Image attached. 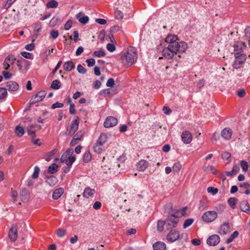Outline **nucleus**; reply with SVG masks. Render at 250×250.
<instances>
[{
  "mask_svg": "<svg viewBox=\"0 0 250 250\" xmlns=\"http://www.w3.org/2000/svg\"><path fill=\"white\" fill-rule=\"evenodd\" d=\"M148 162L145 160H141L137 164V168L139 171H144L148 166Z\"/></svg>",
  "mask_w": 250,
  "mask_h": 250,
  "instance_id": "17",
  "label": "nucleus"
},
{
  "mask_svg": "<svg viewBox=\"0 0 250 250\" xmlns=\"http://www.w3.org/2000/svg\"><path fill=\"white\" fill-rule=\"evenodd\" d=\"M86 62L88 66L91 67L95 65V61L94 59H89L86 60Z\"/></svg>",
  "mask_w": 250,
  "mask_h": 250,
  "instance_id": "54",
  "label": "nucleus"
},
{
  "mask_svg": "<svg viewBox=\"0 0 250 250\" xmlns=\"http://www.w3.org/2000/svg\"><path fill=\"white\" fill-rule=\"evenodd\" d=\"M63 104L59 102H56L54 104H53L51 108L52 109H55L56 108H61L63 107Z\"/></svg>",
  "mask_w": 250,
  "mask_h": 250,
  "instance_id": "57",
  "label": "nucleus"
},
{
  "mask_svg": "<svg viewBox=\"0 0 250 250\" xmlns=\"http://www.w3.org/2000/svg\"><path fill=\"white\" fill-rule=\"evenodd\" d=\"M63 67L65 71H70L74 68V64L71 61H67L63 64Z\"/></svg>",
  "mask_w": 250,
  "mask_h": 250,
  "instance_id": "26",
  "label": "nucleus"
},
{
  "mask_svg": "<svg viewBox=\"0 0 250 250\" xmlns=\"http://www.w3.org/2000/svg\"><path fill=\"white\" fill-rule=\"evenodd\" d=\"M69 112L70 114H74L76 113V110L75 109L74 104H71L70 105Z\"/></svg>",
  "mask_w": 250,
  "mask_h": 250,
  "instance_id": "61",
  "label": "nucleus"
},
{
  "mask_svg": "<svg viewBox=\"0 0 250 250\" xmlns=\"http://www.w3.org/2000/svg\"><path fill=\"white\" fill-rule=\"evenodd\" d=\"M102 207V204L99 201H96L94 203V204L93 205V208L95 209H100Z\"/></svg>",
  "mask_w": 250,
  "mask_h": 250,
  "instance_id": "59",
  "label": "nucleus"
},
{
  "mask_svg": "<svg viewBox=\"0 0 250 250\" xmlns=\"http://www.w3.org/2000/svg\"><path fill=\"white\" fill-rule=\"evenodd\" d=\"M56 234L59 237H62L66 234V230L62 228H59L56 230Z\"/></svg>",
  "mask_w": 250,
  "mask_h": 250,
  "instance_id": "41",
  "label": "nucleus"
},
{
  "mask_svg": "<svg viewBox=\"0 0 250 250\" xmlns=\"http://www.w3.org/2000/svg\"><path fill=\"white\" fill-rule=\"evenodd\" d=\"M106 48L109 51L111 52H113L115 50V47L114 45L111 43H108L106 45Z\"/></svg>",
  "mask_w": 250,
  "mask_h": 250,
  "instance_id": "58",
  "label": "nucleus"
},
{
  "mask_svg": "<svg viewBox=\"0 0 250 250\" xmlns=\"http://www.w3.org/2000/svg\"><path fill=\"white\" fill-rule=\"evenodd\" d=\"M58 166L56 164H53L50 166L48 169V173L53 174L57 171Z\"/></svg>",
  "mask_w": 250,
  "mask_h": 250,
  "instance_id": "36",
  "label": "nucleus"
},
{
  "mask_svg": "<svg viewBox=\"0 0 250 250\" xmlns=\"http://www.w3.org/2000/svg\"><path fill=\"white\" fill-rule=\"evenodd\" d=\"M9 238L11 242H15L18 238V231L16 226L13 225L8 233Z\"/></svg>",
  "mask_w": 250,
  "mask_h": 250,
  "instance_id": "11",
  "label": "nucleus"
},
{
  "mask_svg": "<svg viewBox=\"0 0 250 250\" xmlns=\"http://www.w3.org/2000/svg\"><path fill=\"white\" fill-rule=\"evenodd\" d=\"M73 149L68 148L62 154L61 158V162L62 163H65L68 166H71L75 160V157L73 156Z\"/></svg>",
  "mask_w": 250,
  "mask_h": 250,
  "instance_id": "5",
  "label": "nucleus"
},
{
  "mask_svg": "<svg viewBox=\"0 0 250 250\" xmlns=\"http://www.w3.org/2000/svg\"><path fill=\"white\" fill-rule=\"evenodd\" d=\"M22 56L26 59H32L33 55L31 53L27 52H22L21 53Z\"/></svg>",
  "mask_w": 250,
  "mask_h": 250,
  "instance_id": "52",
  "label": "nucleus"
},
{
  "mask_svg": "<svg viewBox=\"0 0 250 250\" xmlns=\"http://www.w3.org/2000/svg\"><path fill=\"white\" fill-rule=\"evenodd\" d=\"M204 170L207 172H210L213 174H215L217 170L213 166H208L204 167Z\"/></svg>",
  "mask_w": 250,
  "mask_h": 250,
  "instance_id": "32",
  "label": "nucleus"
},
{
  "mask_svg": "<svg viewBox=\"0 0 250 250\" xmlns=\"http://www.w3.org/2000/svg\"><path fill=\"white\" fill-rule=\"evenodd\" d=\"M6 87L9 91H15L18 89L19 85L16 82L10 81L7 83Z\"/></svg>",
  "mask_w": 250,
  "mask_h": 250,
  "instance_id": "18",
  "label": "nucleus"
},
{
  "mask_svg": "<svg viewBox=\"0 0 250 250\" xmlns=\"http://www.w3.org/2000/svg\"><path fill=\"white\" fill-rule=\"evenodd\" d=\"M46 93L45 91H41L39 92L37 94L32 96L31 98V103L35 104L42 101L45 97Z\"/></svg>",
  "mask_w": 250,
  "mask_h": 250,
  "instance_id": "10",
  "label": "nucleus"
},
{
  "mask_svg": "<svg viewBox=\"0 0 250 250\" xmlns=\"http://www.w3.org/2000/svg\"><path fill=\"white\" fill-rule=\"evenodd\" d=\"M105 55V53L103 50H99L95 51L93 53V56L98 57H104Z\"/></svg>",
  "mask_w": 250,
  "mask_h": 250,
  "instance_id": "46",
  "label": "nucleus"
},
{
  "mask_svg": "<svg viewBox=\"0 0 250 250\" xmlns=\"http://www.w3.org/2000/svg\"><path fill=\"white\" fill-rule=\"evenodd\" d=\"M15 133L19 137L22 136L24 133V130L23 127L17 125L15 128Z\"/></svg>",
  "mask_w": 250,
  "mask_h": 250,
  "instance_id": "29",
  "label": "nucleus"
},
{
  "mask_svg": "<svg viewBox=\"0 0 250 250\" xmlns=\"http://www.w3.org/2000/svg\"><path fill=\"white\" fill-rule=\"evenodd\" d=\"M217 217V214L215 211H208L205 212L202 218L203 220L207 223L212 222L214 221Z\"/></svg>",
  "mask_w": 250,
  "mask_h": 250,
  "instance_id": "7",
  "label": "nucleus"
},
{
  "mask_svg": "<svg viewBox=\"0 0 250 250\" xmlns=\"http://www.w3.org/2000/svg\"><path fill=\"white\" fill-rule=\"evenodd\" d=\"M220 242V237L217 235H212L207 239V243L209 246H216Z\"/></svg>",
  "mask_w": 250,
  "mask_h": 250,
  "instance_id": "15",
  "label": "nucleus"
},
{
  "mask_svg": "<svg viewBox=\"0 0 250 250\" xmlns=\"http://www.w3.org/2000/svg\"><path fill=\"white\" fill-rule=\"evenodd\" d=\"M81 15H82V13H79L76 15V18L81 23L85 24L89 20V18L87 16H83L82 17H81Z\"/></svg>",
  "mask_w": 250,
  "mask_h": 250,
  "instance_id": "27",
  "label": "nucleus"
},
{
  "mask_svg": "<svg viewBox=\"0 0 250 250\" xmlns=\"http://www.w3.org/2000/svg\"><path fill=\"white\" fill-rule=\"evenodd\" d=\"M118 2L120 7H118L117 9L122 10L124 8H127L130 4L129 0H118Z\"/></svg>",
  "mask_w": 250,
  "mask_h": 250,
  "instance_id": "25",
  "label": "nucleus"
},
{
  "mask_svg": "<svg viewBox=\"0 0 250 250\" xmlns=\"http://www.w3.org/2000/svg\"><path fill=\"white\" fill-rule=\"evenodd\" d=\"M91 155L89 150L86 151L83 155V161L84 163H88L91 159Z\"/></svg>",
  "mask_w": 250,
  "mask_h": 250,
  "instance_id": "31",
  "label": "nucleus"
},
{
  "mask_svg": "<svg viewBox=\"0 0 250 250\" xmlns=\"http://www.w3.org/2000/svg\"><path fill=\"white\" fill-rule=\"evenodd\" d=\"M207 191L208 193H210L212 195H215L218 192V189L217 188L209 187L207 188Z\"/></svg>",
  "mask_w": 250,
  "mask_h": 250,
  "instance_id": "49",
  "label": "nucleus"
},
{
  "mask_svg": "<svg viewBox=\"0 0 250 250\" xmlns=\"http://www.w3.org/2000/svg\"><path fill=\"white\" fill-rule=\"evenodd\" d=\"M237 201H238V200L236 198L232 197V198H230L228 200V203H229V205L230 206V207L234 209L235 208V206L237 203Z\"/></svg>",
  "mask_w": 250,
  "mask_h": 250,
  "instance_id": "34",
  "label": "nucleus"
},
{
  "mask_svg": "<svg viewBox=\"0 0 250 250\" xmlns=\"http://www.w3.org/2000/svg\"><path fill=\"white\" fill-rule=\"evenodd\" d=\"M7 89L3 87L0 88V99H3L6 97Z\"/></svg>",
  "mask_w": 250,
  "mask_h": 250,
  "instance_id": "44",
  "label": "nucleus"
},
{
  "mask_svg": "<svg viewBox=\"0 0 250 250\" xmlns=\"http://www.w3.org/2000/svg\"><path fill=\"white\" fill-rule=\"evenodd\" d=\"M137 55L134 48L130 47L127 52L121 55V60L122 63L126 67L132 65L137 60Z\"/></svg>",
  "mask_w": 250,
  "mask_h": 250,
  "instance_id": "3",
  "label": "nucleus"
},
{
  "mask_svg": "<svg viewBox=\"0 0 250 250\" xmlns=\"http://www.w3.org/2000/svg\"><path fill=\"white\" fill-rule=\"evenodd\" d=\"M180 237L179 231L176 229L171 230L167 236V239L168 241L173 242L177 240Z\"/></svg>",
  "mask_w": 250,
  "mask_h": 250,
  "instance_id": "8",
  "label": "nucleus"
},
{
  "mask_svg": "<svg viewBox=\"0 0 250 250\" xmlns=\"http://www.w3.org/2000/svg\"><path fill=\"white\" fill-rule=\"evenodd\" d=\"M221 135L226 140H229L232 136L231 129L229 128H226L222 131Z\"/></svg>",
  "mask_w": 250,
  "mask_h": 250,
  "instance_id": "20",
  "label": "nucleus"
},
{
  "mask_svg": "<svg viewBox=\"0 0 250 250\" xmlns=\"http://www.w3.org/2000/svg\"><path fill=\"white\" fill-rule=\"evenodd\" d=\"M56 152V149H53L49 152H48L45 155L44 157L45 160L49 162L51 160V157L53 156Z\"/></svg>",
  "mask_w": 250,
  "mask_h": 250,
  "instance_id": "39",
  "label": "nucleus"
},
{
  "mask_svg": "<svg viewBox=\"0 0 250 250\" xmlns=\"http://www.w3.org/2000/svg\"><path fill=\"white\" fill-rule=\"evenodd\" d=\"M181 138L183 142L185 144H189L192 140V134L188 131H185L183 132L181 135Z\"/></svg>",
  "mask_w": 250,
  "mask_h": 250,
  "instance_id": "14",
  "label": "nucleus"
},
{
  "mask_svg": "<svg viewBox=\"0 0 250 250\" xmlns=\"http://www.w3.org/2000/svg\"><path fill=\"white\" fill-rule=\"evenodd\" d=\"M16 0H7L4 6V8L6 9L9 8Z\"/></svg>",
  "mask_w": 250,
  "mask_h": 250,
  "instance_id": "55",
  "label": "nucleus"
},
{
  "mask_svg": "<svg viewBox=\"0 0 250 250\" xmlns=\"http://www.w3.org/2000/svg\"><path fill=\"white\" fill-rule=\"evenodd\" d=\"M222 158L229 163L231 162V154L228 152H224L222 154Z\"/></svg>",
  "mask_w": 250,
  "mask_h": 250,
  "instance_id": "33",
  "label": "nucleus"
},
{
  "mask_svg": "<svg viewBox=\"0 0 250 250\" xmlns=\"http://www.w3.org/2000/svg\"><path fill=\"white\" fill-rule=\"evenodd\" d=\"M95 192V190L94 189H91L89 187H87L84 190L83 196L84 197H85L86 198L92 197Z\"/></svg>",
  "mask_w": 250,
  "mask_h": 250,
  "instance_id": "21",
  "label": "nucleus"
},
{
  "mask_svg": "<svg viewBox=\"0 0 250 250\" xmlns=\"http://www.w3.org/2000/svg\"><path fill=\"white\" fill-rule=\"evenodd\" d=\"M26 131H27V134L32 138H34L36 137L35 130L31 129L28 127H27Z\"/></svg>",
  "mask_w": 250,
  "mask_h": 250,
  "instance_id": "50",
  "label": "nucleus"
},
{
  "mask_svg": "<svg viewBox=\"0 0 250 250\" xmlns=\"http://www.w3.org/2000/svg\"><path fill=\"white\" fill-rule=\"evenodd\" d=\"M61 87V83L58 80H54L51 84V87L53 89H58Z\"/></svg>",
  "mask_w": 250,
  "mask_h": 250,
  "instance_id": "38",
  "label": "nucleus"
},
{
  "mask_svg": "<svg viewBox=\"0 0 250 250\" xmlns=\"http://www.w3.org/2000/svg\"><path fill=\"white\" fill-rule=\"evenodd\" d=\"M79 118L77 117L74 121L71 123L70 129L68 130V134L73 135L78 130L79 127Z\"/></svg>",
  "mask_w": 250,
  "mask_h": 250,
  "instance_id": "12",
  "label": "nucleus"
},
{
  "mask_svg": "<svg viewBox=\"0 0 250 250\" xmlns=\"http://www.w3.org/2000/svg\"><path fill=\"white\" fill-rule=\"evenodd\" d=\"M181 168V165L180 163H175L172 167V171L174 173L178 172Z\"/></svg>",
  "mask_w": 250,
  "mask_h": 250,
  "instance_id": "40",
  "label": "nucleus"
},
{
  "mask_svg": "<svg viewBox=\"0 0 250 250\" xmlns=\"http://www.w3.org/2000/svg\"><path fill=\"white\" fill-rule=\"evenodd\" d=\"M154 250H165L166 249V245L162 242H157L153 245Z\"/></svg>",
  "mask_w": 250,
  "mask_h": 250,
  "instance_id": "23",
  "label": "nucleus"
},
{
  "mask_svg": "<svg viewBox=\"0 0 250 250\" xmlns=\"http://www.w3.org/2000/svg\"><path fill=\"white\" fill-rule=\"evenodd\" d=\"M108 138V136L106 133H102L93 146L94 152L99 154L101 153L105 149L104 145L107 141Z\"/></svg>",
  "mask_w": 250,
  "mask_h": 250,
  "instance_id": "4",
  "label": "nucleus"
},
{
  "mask_svg": "<svg viewBox=\"0 0 250 250\" xmlns=\"http://www.w3.org/2000/svg\"><path fill=\"white\" fill-rule=\"evenodd\" d=\"M13 59H11L10 58L7 57L6 58L4 62V66L5 70H8L10 67V64H12L14 62Z\"/></svg>",
  "mask_w": 250,
  "mask_h": 250,
  "instance_id": "28",
  "label": "nucleus"
},
{
  "mask_svg": "<svg viewBox=\"0 0 250 250\" xmlns=\"http://www.w3.org/2000/svg\"><path fill=\"white\" fill-rule=\"evenodd\" d=\"M77 70L81 74H85L87 71L86 69L83 67L81 64L78 65Z\"/></svg>",
  "mask_w": 250,
  "mask_h": 250,
  "instance_id": "51",
  "label": "nucleus"
},
{
  "mask_svg": "<svg viewBox=\"0 0 250 250\" xmlns=\"http://www.w3.org/2000/svg\"><path fill=\"white\" fill-rule=\"evenodd\" d=\"M246 47L245 43L242 42H236L234 44V54L238 53L239 54H242V52L244 48Z\"/></svg>",
  "mask_w": 250,
  "mask_h": 250,
  "instance_id": "13",
  "label": "nucleus"
},
{
  "mask_svg": "<svg viewBox=\"0 0 250 250\" xmlns=\"http://www.w3.org/2000/svg\"><path fill=\"white\" fill-rule=\"evenodd\" d=\"M194 222V219L192 218H189L186 219L183 224V228L186 229L190 226Z\"/></svg>",
  "mask_w": 250,
  "mask_h": 250,
  "instance_id": "42",
  "label": "nucleus"
},
{
  "mask_svg": "<svg viewBox=\"0 0 250 250\" xmlns=\"http://www.w3.org/2000/svg\"><path fill=\"white\" fill-rule=\"evenodd\" d=\"M83 51V48L82 46L79 47L76 50V55L77 56L80 55Z\"/></svg>",
  "mask_w": 250,
  "mask_h": 250,
  "instance_id": "64",
  "label": "nucleus"
},
{
  "mask_svg": "<svg viewBox=\"0 0 250 250\" xmlns=\"http://www.w3.org/2000/svg\"><path fill=\"white\" fill-rule=\"evenodd\" d=\"M241 210L248 214H250V207L247 201H242L240 204Z\"/></svg>",
  "mask_w": 250,
  "mask_h": 250,
  "instance_id": "19",
  "label": "nucleus"
},
{
  "mask_svg": "<svg viewBox=\"0 0 250 250\" xmlns=\"http://www.w3.org/2000/svg\"><path fill=\"white\" fill-rule=\"evenodd\" d=\"M118 123L117 119L112 116L108 117L104 122L105 127H111L115 126Z\"/></svg>",
  "mask_w": 250,
  "mask_h": 250,
  "instance_id": "9",
  "label": "nucleus"
},
{
  "mask_svg": "<svg viewBox=\"0 0 250 250\" xmlns=\"http://www.w3.org/2000/svg\"><path fill=\"white\" fill-rule=\"evenodd\" d=\"M246 94V92L244 89H241L237 91V95L239 97H243Z\"/></svg>",
  "mask_w": 250,
  "mask_h": 250,
  "instance_id": "62",
  "label": "nucleus"
},
{
  "mask_svg": "<svg viewBox=\"0 0 250 250\" xmlns=\"http://www.w3.org/2000/svg\"><path fill=\"white\" fill-rule=\"evenodd\" d=\"M115 84V82L113 78H109L106 83V86L108 87H113Z\"/></svg>",
  "mask_w": 250,
  "mask_h": 250,
  "instance_id": "56",
  "label": "nucleus"
},
{
  "mask_svg": "<svg viewBox=\"0 0 250 250\" xmlns=\"http://www.w3.org/2000/svg\"><path fill=\"white\" fill-rule=\"evenodd\" d=\"M59 21V19L58 18L53 17L50 21L49 25L50 27L55 26Z\"/></svg>",
  "mask_w": 250,
  "mask_h": 250,
  "instance_id": "47",
  "label": "nucleus"
},
{
  "mask_svg": "<svg viewBox=\"0 0 250 250\" xmlns=\"http://www.w3.org/2000/svg\"><path fill=\"white\" fill-rule=\"evenodd\" d=\"M63 192L64 190L62 188H60L56 189L52 194V198L55 200L59 199L63 194Z\"/></svg>",
  "mask_w": 250,
  "mask_h": 250,
  "instance_id": "24",
  "label": "nucleus"
},
{
  "mask_svg": "<svg viewBox=\"0 0 250 250\" xmlns=\"http://www.w3.org/2000/svg\"><path fill=\"white\" fill-rule=\"evenodd\" d=\"M230 231V227L229 223H224L220 227L219 233L221 235H225Z\"/></svg>",
  "mask_w": 250,
  "mask_h": 250,
  "instance_id": "16",
  "label": "nucleus"
},
{
  "mask_svg": "<svg viewBox=\"0 0 250 250\" xmlns=\"http://www.w3.org/2000/svg\"><path fill=\"white\" fill-rule=\"evenodd\" d=\"M235 61L233 64L234 68L238 69L242 67L246 60V55L244 54H239L238 53L234 54Z\"/></svg>",
  "mask_w": 250,
  "mask_h": 250,
  "instance_id": "6",
  "label": "nucleus"
},
{
  "mask_svg": "<svg viewBox=\"0 0 250 250\" xmlns=\"http://www.w3.org/2000/svg\"><path fill=\"white\" fill-rule=\"evenodd\" d=\"M115 17L118 20H122L123 18V12L121 10H115Z\"/></svg>",
  "mask_w": 250,
  "mask_h": 250,
  "instance_id": "45",
  "label": "nucleus"
},
{
  "mask_svg": "<svg viewBox=\"0 0 250 250\" xmlns=\"http://www.w3.org/2000/svg\"><path fill=\"white\" fill-rule=\"evenodd\" d=\"M239 235V232L238 231H235L231 234L230 237L226 240V242L227 244H229L231 243L234 239L238 237Z\"/></svg>",
  "mask_w": 250,
  "mask_h": 250,
  "instance_id": "35",
  "label": "nucleus"
},
{
  "mask_svg": "<svg viewBox=\"0 0 250 250\" xmlns=\"http://www.w3.org/2000/svg\"><path fill=\"white\" fill-rule=\"evenodd\" d=\"M84 133H85V132L84 130H80L75 135H74L73 137L75 138V140L80 141V140H81V139L83 138Z\"/></svg>",
  "mask_w": 250,
  "mask_h": 250,
  "instance_id": "37",
  "label": "nucleus"
},
{
  "mask_svg": "<svg viewBox=\"0 0 250 250\" xmlns=\"http://www.w3.org/2000/svg\"><path fill=\"white\" fill-rule=\"evenodd\" d=\"M58 6V2L55 0H51L46 4V6L48 8H54Z\"/></svg>",
  "mask_w": 250,
  "mask_h": 250,
  "instance_id": "30",
  "label": "nucleus"
},
{
  "mask_svg": "<svg viewBox=\"0 0 250 250\" xmlns=\"http://www.w3.org/2000/svg\"><path fill=\"white\" fill-rule=\"evenodd\" d=\"M40 171V168L38 166H35L34 169V172L32 176V178L33 179H37L39 177Z\"/></svg>",
  "mask_w": 250,
  "mask_h": 250,
  "instance_id": "43",
  "label": "nucleus"
},
{
  "mask_svg": "<svg viewBox=\"0 0 250 250\" xmlns=\"http://www.w3.org/2000/svg\"><path fill=\"white\" fill-rule=\"evenodd\" d=\"M20 197L22 202H27L29 199V192L26 189H23L20 192Z\"/></svg>",
  "mask_w": 250,
  "mask_h": 250,
  "instance_id": "22",
  "label": "nucleus"
},
{
  "mask_svg": "<svg viewBox=\"0 0 250 250\" xmlns=\"http://www.w3.org/2000/svg\"><path fill=\"white\" fill-rule=\"evenodd\" d=\"M165 42L168 43V45L163 49L162 54L167 59H171L175 55L185 52L188 48L187 44L184 42L179 41L175 35H167Z\"/></svg>",
  "mask_w": 250,
  "mask_h": 250,
  "instance_id": "1",
  "label": "nucleus"
},
{
  "mask_svg": "<svg viewBox=\"0 0 250 250\" xmlns=\"http://www.w3.org/2000/svg\"><path fill=\"white\" fill-rule=\"evenodd\" d=\"M163 111L167 115H169L172 112L171 110L167 106H164Z\"/></svg>",
  "mask_w": 250,
  "mask_h": 250,
  "instance_id": "60",
  "label": "nucleus"
},
{
  "mask_svg": "<svg viewBox=\"0 0 250 250\" xmlns=\"http://www.w3.org/2000/svg\"><path fill=\"white\" fill-rule=\"evenodd\" d=\"M241 166L244 171H247L248 169V163L242 160L241 161Z\"/></svg>",
  "mask_w": 250,
  "mask_h": 250,
  "instance_id": "48",
  "label": "nucleus"
},
{
  "mask_svg": "<svg viewBox=\"0 0 250 250\" xmlns=\"http://www.w3.org/2000/svg\"><path fill=\"white\" fill-rule=\"evenodd\" d=\"M59 36V32L57 30H51L50 31V36L53 39H56Z\"/></svg>",
  "mask_w": 250,
  "mask_h": 250,
  "instance_id": "53",
  "label": "nucleus"
},
{
  "mask_svg": "<svg viewBox=\"0 0 250 250\" xmlns=\"http://www.w3.org/2000/svg\"><path fill=\"white\" fill-rule=\"evenodd\" d=\"M239 169L240 168L239 166L238 165H234L232 167L231 171H232V172H233V173L236 174V173L238 172V171H239Z\"/></svg>",
  "mask_w": 250,
  "mask_h": 250,
  "instance_id": "63",
  "label": "nucleus"
},
{
  "mask_svg": "<svg viewBox=\"0 0 250 250\" xmlns=\"http://www.w3.org/2000/svg\"><path fill=\"white\" fill-rule=\"evenodd\" d=\"M179 222V218L174 215H171L167 217L165 221H159L157 223V229L159 231H163L165 229L168 230L175 228Z\"/></svg>",
  "mask_w": 250,
  "mask_h": 250,
  "instance_id": "2",
  "label": "nucleus"
}]
</instances>
